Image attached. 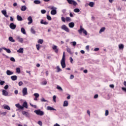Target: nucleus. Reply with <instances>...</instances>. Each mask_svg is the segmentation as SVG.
Listing matches in <instances>:
<instances>
[{
	"instance_id": "40",
	"label": "nucleus",
	"mask_w": 126,
	"mask_h": 126,
	"mask_svg": "<svg viewBox=\"0 0 126 126\" xmlns=\"http://www.w3.org/2000/svg\"><path fill=\"white\" fill-rule=\"evenodd\" d=\"M36 47L37 51H39V50H40V48H41V45H40V44H36Z\"/></svg>"
},
{
	"instance_id": "20",
	"label": "nucleus",
	"mask_w": 126,
	"mask_h": 126,
	"mask_svg": "<svg viewBox=\"0 0 126 126\" xmlns=\"http://www.w3.org/2000/svg\"><path fill=\"white\" fill-rule=\"evenodd\" d=\"M1 12H2V14H3V15H4L5 17H6L7 18H8V15H7V14H6V10H2Z\"/></svg>"
},
{
	"instance_id": "60",
	"label": "nucleus",
	"mask_w": 126,
	"mask_h": 126,
	"mask_svg": "<svg viewBox=\"0 0 126 126\" xmlns=\"http://www.w3.org/2000/svg\"><path fill=\"white\" fill-rule=\"evenodd\" d=\"M98 94H95L94 95V99H97V98H98Z\"/></svg>"
},
{
	"instance_id": "62",
	"label": "nucleus",
	"mask_w": 126,
	"mask_h": 126,
	"mask_svg": "<svg viewBox=\"0 0 126 126\" xmlns=\"http://www.w3.org/2000/svg\"><path fill=\"white\" fill-rule=\"evenodd\" d=\"M99 48H95L94 49V51L97 52V51H99Z\"/></svg>"
},
{
	"instance_id": "57",
	"label": "nucleus",
	"mask_w": 126,
	"mask_h": 126,
	"mask_svg": "<svg viewBox=\"0 0 126 126\" xmlns=\"http://www.w3.org/2000/svg\"><path fill=\"white\" fill-rule=\"evenodd\" d=\"M30 105L32 107V108H37V106L34 105L32 104V103H30Z\"/></svg>"
},
{
	"instance_id": "24",
	"label": "nucleus",
	"mask_w": 126,
	"mask_h": 126,
	"mask_svg": "<svg viewBox=\"0 0 126 126\" xmlns=\"http://www.w3.org/2000/svg\"><path fill=\"white\" fill-rule=\"evenodd\" d=\"M17 19L18 21H22L23 20V19L22 18V17L20 15L17 16Z\"/></svg>"
},
{
	"instance_id": "45",
	"label": "nucleus",
	"mask_w": 126,
	"mask_h": 126,
	"mask_svg": "<svg viewBox=\"0 0 126 126\" xmlns=\"http://www.w3.org/2000/svg\"><path fill=\"white\" fill-rule=\"evenodd\" d=\"M56 99H57V96L53 95V100L54 102H55V103H56Z\"/></svg>"
},
{
	"instance_id": "52",
	"label": "nucleus",
	"mask_w": 126,
	"mask_h": 126,
	"mask_svg": "<svg viewBox=\"0 0 126 126\" xmlns=\"http://www.w3.org/2000/svg\"><path fill=\"white\" fill-rule=\"evenodd\" d=\"M109 115V111L108 110H106L105 111V116H107Z\"/></svg>"
},
{
	"instance_id": "26",
	"label": "nucleus",
	"mask_w": 126,
	"mask_h": 126,
	"mask_svg": "<svg viewBox=\"0 0 126 126\" xmlns=\"http://www.w3.org/2000/svg\"><path fill=\"white\" fill-rule=\"evenodd\" d=\"M26 9H27V7H26V6L25 5L22 6V8L21 9V10L22 11H25Z\"/></svg>"
},
{
	"instance_id": "59",
	"label": "nucleus",
	"mask_w": 126,
	"mask_h": 126,
	"mask_svg": "<svg viewBox=\"0 0 126 126\" xmlns=\"http://www.w3.org/2000/svg\"><path fill=\"white\" fill-rule=\"evenodd\" d=\"M70 62L71 63H72L73 62V59H72V57H70Z\"/></svg>"
},
{
	"instance_id": "55",
	"label": "nucleus",
	"mask_w": 126,
	"mask_h": 126,
	"mask_svg": "<svg viewBox=\"0 0 126 126\" xmlns=\"http://www.w3.org/2000/svg\"><path fill=\"white\" fill-rule=\"evenodd\" d=\"M18 84L19 86H22V85L23 84V82H22V81H20L19 82Z\"/></svg>"
},
{
	"instance_id": "17",
	"label": "nucleus",
	"mask_w": 126,
	"mask_h": 126,
	"mask_svg": "<svg viewBox=\"0 0 126 126\" xmlns=\"http://www.w3.org/2000/svg\"><path fill=\"white\" fill-rule=\"evenodd\" d=\"M15 106L16 107V108H18V109H20L21 110L23 109V107L20 105L19 103L15 104Z\"/></svg>"
},
{
	"instance_id": "63",
	"label": "nucleus",
	"mask_w": 126,
	"mask_h": 126,
	"mask_svg": "<svg viewBox=\"0 0 126 126\" xmlns=\"http://www.w3.org/2000/svg\"><path fill=\"white\" fill-rule=\"evenodd\" d=\"M109 87H110V88H114L115 87V85H114L113 84L110 85Z\"/></svg>"
},
{
	"instance_id": "53",
	"label": "nucleus",
	"mask_w": 126,
	"mask_h": 126,
	"mask_svg": "<svg viewBox=\"0 0 126 126\" xmlns=\"http://www.w3.org/2000/svg\"><path fill=\"white\" fill-rule=\"evenodd\" d=\"M61 19L63 22H65V18H64V17H62Z\"/></svg>"
},
{
	"instance_id": "22",
	"label": "nucleus",
	"mask_w": 126,
	"mask_h": 126,
	"mask_svg": "<svg viewBox=\"0 0 126 126\" xmlns=\"http://www.w3.org/2000/svg\"><path fill=\"white\" fill-rule=\"evenodd\" d=\"M48 8L51 10H57V7L54 6H50L48 7Z\"/></svg>"
},
{
	"instance_id": "10",
	"label": "nucleus",
	"mask_w": 126,
	"mask_h": 126,
	"mask_svg": "<svg viewBox=\"0 0 126 126\" xmlns=\"http://www.w3.org/2000/svg\"><path fill=\"white\" fill-rule=\"evenodd\" d=\"M16 38L20 43H23V38L20 37L19 36H17Z\"/></svg>"
},
{
	"instance_id": "7",
	"label": "nucleus",
	"mask_w": 126,
	"mask_h": 126,
	"mask_svg": "<svg viewBox=\"0 0 126 126\" xmlns=\"http://www.w3.org/2000/svg\"><path fill=\"white\" fill-rule=\"evenodd\" d=\"M22 93H23V96H26V95H27L28 94V93L27 92V88H24L22 90Z\"/></svg>"
},
{
	"instance_id": "28",
	"label": "nucleus",
	"mask_w": 126,
	"mask_h": 126,
	"mask_svg": "<svg viewBox=\"0 0 126 126\" xmlns=\"http://www.w3.org/2000/svg\"><path fill=\"white\" fill-rule=\"evenodd\" d=\"M33 3H35V4H40V3H41V1L40 0H34L33 1Z\"/></svg>"
},
{
	"instance_id": "13",
	"label": "nucleus",
	"mask_w": 126,
	"mask_h": 126,
	"mask_svg": "<svg viewBox=\"0 0 126 126\" xmlns=\"http://www.w3.org/2000/svg\"><path fill=\"white\" fill-rule=\"evenodd\" d=\"M23 109L24 108H26V109H28V104H27V102L26 101L24 102L23 104Z\"/></svg>"
},
{
	"instance_id": "27",
	"label": "nucleus",
	"mask_w": 126,
	"mask_h": 126,
	"mask_svg": "<svg viewBox=\"0 0 126 126\" xmlns=\"http://www.w3.org/2000/svg\"><path fill=\"white\" fill-rule=\"evenodd\" d=\"M21 32L24 35H26V32L25 31V29L24 28H22L21 29Z\"/></svg>"
},
{
	"instance_id": "31",
	"label": "nucleus",
	"mask_w": 126,
	"mask_h": 126,
	"mask_svg": "<svg viewBox=\"0 0 126 126\" xmlns=\"http://www.w3.org/2000/svg\"><path fill=\"white\" fill-rule=\"evenodd\" d=\"M24 49L22 48H20L19 50L17 51V53H21V54L23 53Z\"/></svg>"
},
{
	"instance_id": "29",
	"label": "nucleus",
	"mask_w": 126,
	"mask_h": 126,
	"mask_svg": "<svg viewBox=\"0 0 126 126\" xmlns=\"http://www.w3.org/2000/svg\"><path fill=\"white\" fill-rule=\"evenodd\" d=\"M51 14L52 15H56L57 14V10H51Z\"/></svg>"
},
{
	"instance_id": "54",
	"label": "nucleus",
	"mask_w": 126,
	"mask_h": 126,
	"mask_svg": "<svg viewBox=\"0 0 126 126\" xmlns=\"http://www.w3.org/2000/svg\"><path fill=\"white\" fill-rule=\"evenodd\" d=\"M10 60L11 62H15V59L13 57H11Z\"/></svg>"
},
{
	"instance_id": "33",
	"label": "nucleus",
	"mask_w": 126,
	"mask_h": 126,
	"mask_svg": "<svg viewBox=\"0 0 126 126\" xmlns=\"http://www.w3.org/2000/svg\"><path fill=\"white\" fill-rule=\"evenodd\" d=\"M3 109H5L6 110H8V111H9L10 110V107H9L8 105H5L3 107Z\"/></svg>"
},
{
	"instance_id": "14",
	"label": "nucleus",
	"mask_w": 126,
	"mask_h": 126,
	"mask_svg": "<svg viewBox=\"0 0 126 126\" xmlns=\"http://www.w3.org/2000/svg\"><path fill=\"white\" fill-rule=\"evenodd\" d=\"M3 50H4V51H6V53H8V54H10L11 53V51H10V49H7L5 47H2Z\"/></svg>"
},
{
	"instance_id": "58",
	"label": "nucleus",
	"mask_w": 126,
	"mask_h": 126,
	"mask_svg": "<svg viewBox=\"0 0 126 126\" xmlns=\"http://www.w3.org/2000/svg\"><path fill=\"white\" fill-rule=\"evenodd\" d=\"M71 43L72 44L73 46H76V42L73 41V42H72Z\"/></svg>"
},
{
	"instance_id": "49",
	"label": "nucleus",
	"mask_w": 126,
	"mask_h": 126,
	"mask_svg": "<svg viewBox=\"0 0 126 126\" xmlns=\"http://www.w3.org/2000/svg\"><path fill=\"white\" fill-rule=\"evenodd\" d=\"M41 12L42 14H45V13H46V10L45 9L41 10Z\"/></svg>"
},
{
	"instance_id": "42",
	"label": "nucleus",
	"mask_w": 126,
	"mask_h": 126,
	"mask_svg": "<svg viewBox=\"0 0 126 126\" xmlns=\"http://www.w3.org/2000/svg\"><path fill=\"white\" fill-rule=\"evenodd\" d=\"M57 88L58 89V90H60V91H63V88H62L60 86H57Z\"/></svg>"
},
{
	"instance_id": "48",
	"label": "nucleus",
	"mask_w": 126,
	"mask_h": 126,
	"mask_svg": "<svg viewBox=\"0 0 126 126\" xmlns=\"http://www.w3.org/2000/svg\"><path fill=\"white\" fill-rule=\"evenodd\" d=\"M37 124H38V125H39L40 126H43V123H42L41 121H39L37 122Z\"/></svg>"
},
{
	"instance_id": "34",
	"label": "nucleus",
	"mask_w": 126,
	"mask_h": 126,
	"mask_svg": "<svg viewBox=\"0 0 126 126\" xmlns=\"http://www.w3.org/2000/svg\"><path fill=\"white\" fill-rule=\"evenodd\" d=\"M56 69H57V72H60V71H62V69H61L59 65L56 66Z\"/></svg>"
},
{
	"instance_id": "61",
	"label": "nucleus",
	"mask_w": 126,
	"mask_h": 126,
	"mask_svg": "<svg viewBox=\"0 0 126 126\" xmlns=\"http://www.w3.org/2000/svg\"><path fill=\"white\" fill-rule=\"evenodd\" d=\"M74 78V76L73 75H71L70 76V79H73Z\"/></svg>"
},
{
	"instance_id": "47",
	"label": "nucleus",
	"mask_w": 126,
	"mask_h": 126,
	"mask_svg": "<svg viewBox=\"0 0 126 126\" xmlns=\"http://www.w3.org/2000/svg\"><path fill=\"white\" fill-rule=\"evenodd\" d=\"M46 17L48 20H52V17L50 15H47Z\"/></svg>"
},
{
	"instance_id": "44",
	"label": "nucleus",
	"mask_w": 126,
	"mask_h": 126,
	"mask_svg": "<svg viewBox=\"0 0 126 126\" xmlns=\"http://www.w3.org/2000/svg\"><path fill=\"white\" fill-rule=\"evenodd\" d=\"M74 11L76 13H78L79 11H80V10H79L78 8H75L74 9Z\"/></svg>"
},
{
	"instance_id": "37",
	"label": "nucleus",
	"mask_w": 126,
	"mask_h": 126,
	"mask_svg": "<svg viewBox=\"0 0 126 126\" xmlns=\"http://www.w3.org/2000/svg\"><path fill=\"white\" fill-rule=\"evenodd\" d=\"M89 5L91 7H93V6H94V3L93 2H90Z\"/></svg>"
},
{
	"instance_id": "38",
	"label": "nucleus",
	"mask_w": 126,
	"mask_h": 126,
	"mask_svg": "<svg viewBox=\"0 0 126 126\" xmlns=\"http://www.w3.org/2000/svg\"><path fill=\"white\" fill-rule=\"evenodd\" d=\"M124 45L123 44H119V48L120 50H123L124 49Z\"/></svg>"
},
{
	"instance_id": "19",
	"label": "nucleus",
	"mask_w": 126,
	"mask_h": 126,
	"mask_svg": "<svg viewBox=\"0 0 126 126\" xmlns=\"http://www.w3.org/2000/svg\"><path fill=\"white\" fill-rule=\"evenodd\" d=\"M74 25L75 24L73 22H71L68 24V26L70 28H73V27H74Z\"/></svg>"
},
{
	"instance_id": "43",
	"label": "nucleus",
	"mask_w": 126,
	"mask_h": 126,
	"mask_svg": "<svg viewBox=\"0 0 126 126\" xmlns=\"http://www.w3.org/2000/svg\"><path fill=\"white\" fill-rule=\"evenodd\" d=\"M38 43L39 44H43L44 43V40L43 39H39L38 41Z\"/></svg>"
},
{
	"instance_id": "8",
	"label": "nucleus",
	"mask_w": 126,
	"mask_h": 126,
	"mask_svg": "<svg viewBox=\"0 0 126 126\" xmlns=\"http://www.w3.org/2000/svg\"><path fill=\"white\" fill-rule=\"evenodd\" d=\"M52 49L53 50H54V51H55V53H56V54H58V53H59V48H58V46L56 45H53L52 47Z\"/></svg>"
},
{
	"instance_id": "1",
	"label": "nucleus",
	"mask_w": 126,
	"mask_h": 126,
	"mask_svg": "<svg viewBox=\"0 0 126 126\" xmlns=\"http://www.w3.org/2000/svg\"><path fill=\"white\" fill-rule=\"evenodd\" d=\"M61 64L62 68H65V53L64 52H63V58L61 61Z\"/></svg>"
},
{
	"instance_id": "2",
	"label": "nucleus",
	"mask_w": 126,
	"mask_h": 126,
	"mask_svg": "<svg viewBox=\"0 0 126 126\" xmlns=\"http://www.w3.org/2000/svg\"><path fill=\"white\" fill-rule=\"evenodd\" d=\"M78 32L80 33V34H82V32L83 33V34H85V35H86V36H87V31H86V30H85L84 29L82 28V26H80V30H79L78 31Z\"/></svg>"
},
{
	"instance_id": "36",
	"label": "nucleus",
	"mask_w": 126,
	"mask_h": 126,
	"mask_svg": "<svg viewBox=\"0 0 126 126\" xmlns=\"http://www.w3.org/2000/svg\"><path fill=\"white\" fill-rule=\"evenodd\" d=\"M16 70L17 73L19 74V73H20V72H21V71L20 70V67L16 68Z\"/></svg>"
},
{
	"instance_id": "11",
	"label": "nucleus",
	"mask_w": 126,
	"mask_h": 126,
	"mask_svg": "<svg viewBox=\"0 0 126 126\" xmlns=\"http://www.w3.org/2000/svg\"><path fill=\"white\" fill-rule=\"evenodd\" d=\"M10 28L12 29V30H14L15 28H16V25H14L13 23L10 24Z\"/></svg>"
},
{
	"instance_id": "16",
	"label": "nucleus",
	"mask_w": 126,
	"mask_h": 126,
	"mask_svg": "<svg viewBox=\"0 0 126 126\" xmlns=\"http://www.w3.org/2000/svg\"><path fill=\"white\" fill-rule=\"evenodd\" d=\"M11 79L13 81H15V80H17V76L16 75L12 76H11Z\"/></svg>"
},
{
	"instance_id": "12",
	"label": "nucleus",
	"mask_w": 126,
	"mask_h": 126,
	"mask_svg": "<svg viewBox=\"0 0 126 126\" xmlns=\"http://www.w3.org/2000/svg\"><path fill=\"white\" fill-rule=\"evenodd\" d=\"M2 92V95H3L4 96H8V92H7V91H6V90H3Z\"/></svg>"
},
{
	"instance_id": "30",
	"label": "nucleus",
	"mask_w": 126,
	"mask_h": 126,
	"mask_svg": "<svg viewBox=\"0 0 126 126\" xmlns=\"http://www.w3.org/2000/svg\"><path fill=\"white\" fill-rule=\"evenodd\" d=\"M66 51H67V53H68L70 55H72V52H71V50L70 48L67 47Z\"/></svg>"
},
{
	"instance_id": "25",
	"label": "nucleus",
	"mask_w": 126,
	"mask_h": 126,
	"mask_svg": "<svg viewBox=\"0 0 126 126\" xmlns=\"http://www.w3.org/2000/svg\"><path fill=\"white\" fill-rule=\"evenodd\" d=\"M41 24H44V25H47V24H49V23H48L46 21H44L43 20H41L40 21Z\"/></svg>"
},
{
	"instance_id": "3",
	"label": "nucleus",
	"mask_w": 126,
	"mask_h": 126,
	"mask_svg": "<svg viewBox=\"0 0 126 126\" xmlns=\"http://www.w3.org/2000/svg\"><path fill=\"white\" fill-rule=\"evenodd\" d=\"M34 113H35V114L38 116H44V112L41 111L40 109L34 110Z\"/></svg>"
},
{
	"instance_id": "51",
	"label": "nucleus",
	"mask_w": 126,
	"mask_h": 126,
	"mask_svg": "<svg viewBox=\"0 0 126 126\" xmlns=\"http://www.w3.org/2000/svg\"><path fill=\"white\" fill-rule=\"evenodd\" d=\"M4 89H5V90H7V89H8V85H6L4 87Z\"/></svg>"
},
{
	"instance_id": "41",
	"label": "nucleus",
	"mask_w": 126,
	"mask_h": 126,
	"mask_svg": "<svg viewBox=\"0 0 126 126\" xmlns=\"http://www.w3.org/2000/svg\"><path fill=\"white\" fill-rule=\"evenodd\" d=\"M41 85H47V81H43L41 83Z\"/></svg>"
},
{
	"instance_id": "23",
	"label": "nucleus",
	"mask_w": 126,
	"mask_h": 126,
	"mask_svg": "<svg viewBox=\"0 0 126 126\" xmlns=\"http://www.w3.org/2000/svg\"><path fill=\"white\" fill-rule=\"evenodd\" d=\"M105 30H106V28L105 27L101 28L99 32V34H101V33L104 32Z\"/></svg>"
},
{
	"instance_id": "56",
	"label": "nucleus",
	"mask_w": 126,
	"mask_h": 126,
	"mask_svg": "<svg viewBox=\"0 0 126 126\" xmlns=\"http://www.w3.org/2000/svg\"><path fill=\"white\" fill-rule=\"evenodd\" d=\"M4 83H5L4 81H1L0 82V85H3V84H4Z\"/></svg>"
},
{
	"instance_id": "35",
	"label": "nucleus",
	"mask_w": 126,
	"mask_h": 126,
	"mask_svg": "<svg viewBox=\"0 0 126 126\" xmlns=\"http://www.w3.org/2000/svg\"><path fill=\"white\" fill-rule=\"evenodd\" d=\"M9 41H10V42H15V40H14V39H13V38L11 36L9 37Z\"/></svg>"
},
{
	"instance_id": "50",
	"label": "nucleus",
	"mask_w": 126,
	"mask_h": 126,
	"mask_svg": "<svg viewBox=\"0 0 126 126\" xmlns=\"http://www.w3.org/2000/svg\"><path fill=\"white\" fill-rule=\"evenodd\" d=\"M41 102H48V100L45 99V98H42L41 99Z\"/></svg>"
},
{
	"instance_id": "64",
	"label": "nucleus",
	"mask_w": 126,
	"mask_h": 126,
	"mask_svg": "<svg viewBox=\"0 0 126 126\" xmlns=\"http://www.w3.org/2000/svg\"><path fill=\"white\" fill-rule=\"evenodd\" d=\"M86 50H88V51H89V45H87L86 46Z\"/></svg>"
},
{
	"instance_id": "9",
	"label": "nucleus",
	"mask_w": 126,
	"mask_h": 126,
	"mask_svg": "<svg viewBox=\"0 0 126 126\" xmlns=\"http://www.w3.org/2000/svg\"><path fill=\"white\" fill-rule=\"evenodd\" d=\"M28 21H29L28 23V24L29 25H30V24H31L33 22V19H32V17H31V16H30L28 18Z\"/></svg>"
},
{
	"instance_id": "6",
	"label": "nucleus",
	"mask_w": 126,
	"mask_h": 126,
	"mask_svg": "<svg viewBox=\"0 0 126 126\" xmlns=\"http://www.w3.org/2000/svg\"><path fill=\"white\" fill-rule=\"evenodd\" d=\"M22 115L23 116H25L26 118H30L31 117V115H30V113H29L28 112L26 111H22Z\"/></svg>"
},
{
	"instance_id": "4",
	"label": "nucleus",
	"mask_w": 126,
	"mask_h": 126,
	"mask_svg": "<svg viewBox=\"0 0 126 126\" xmlns=\"http://www.w3.org/2000/svg\"><path fill=\"white\" fill-rule=\"evenodd\" d=\"M61 29L62 30H64L65 32H69V29L67 28V27L65 25H63L61 27Z\"/></svg>"
},
{
	"instance_id": "15",
	"label": "nucleus",
	"mask_w": 126,
	"mask_h": 126,
	"mask_svg": "<svg viewBox=\"0 0 126 126\" xmlns=\"http://www.w3.org/2000/svg\"><path fill=\"white\" fill-rule=\"evenodd\" d=\"M13 72L9 70H7L6 71V74L7 75H12L13 74Z\"/></svg>"
},
{
	"instance_id": "18",
	"label": "nucleus",
	"mask_w": 126,
	"mask_h": 126,
	"mask_svg": "<svg viewBox=\"0 0 126 126\" xmlns=\"http://www.w3.org/2000/svg\"><path fill=\"white\" fill-rule=\"evenodd\" d=\"M47 109L48 111H57V110H56V109H55L51 106H47Z\"/></svg>"
},
{
	"instance_id": "39",
	"label": "nucleus",
	"mask_w": 126,
	"mask_h": 126,
	"mask_svg": "<svg viewBox=\"0 0 126 126\" xmlns=\"http://www.w3.org/2000/svg\"><path fill=\"white\" fill-rule=\"evenodd\" d=\"M65 20L67 22L68 21H71V19L69 17H66L65 18Z\"/></svg>"
},
{
	"instance_id": "46",
	"label": "nucleus",
	"mask_w": 126,
	"mask_h": 126,
	"mask_svg": "<svg viewBox=\"0 0 126 126\" xmlns=\"http://www.w3.org/2000/svg\"><path fill=\"white\" fill-rule=\"evenodd\" d=\"M33 96H34L36 98H38L39 97V96H40V95H39V94H38V93H35L33 94Z\"/></svg>"
},
{
	"instance_id": "32",
	"label": "nucleus",
	"mask_w": 126,
	"mask_h": 126,
	"mask_svg": "<svg viewBox=\"0 0 126 126\" xmlns=\"http://www.w3.org/2000/svg\"><path fill=\"white\" fill-rule=\"evenodd\" d=\"M31 32L32 34H36V31H35V30H34V29H33V28H31Z\"/></svg>"
},
{
	"instance_id": "5",
	"label": "nucleus",
	"mask_w": 126,
	"mask_h": 126,
	"mask_svg": "<svg viewBox=\"0 0 126 126\" xmlns=\"http://www.w3.org/2000/svg\"><path fill=\"white\" fill-rule=\"evenodd\" d=\"M69 4H73L74 6L77 5V2L74 0H66Z\"/></svg>"
},
{
	"instance_id": "21",
	"label": "nucleus",
	"mask_w": 126,
	"mask_h": 126,
	"mask_svg": "<svg viewBox=\"0 0 126 126\" xmlns=\"http://www.w3.org/2000/svg\"><path fill=\"white\" fill-rule=\"evenodd\" d=\"M67 106H68V101L67 100L64 101L63 107H67Z\"/></svg>"
}]
</instances>
